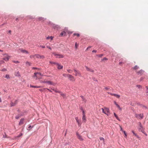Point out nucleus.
Wrapping results in <instances>:
<instances>
[{
	"label": "nucleus",
	"instance_id": "1",
	"mask_svg": "<svg viewBox=\"0 0 148 148\" xmlns=\"http://www.w3.org/2000/svg\"><path fill=\"white\" fill-rule=\"evenodd\" d=\"M136 72L138 75L141 76L144 73L145 71L142 69H141L138 71H136Z\"/></svg>",
	"mask_w": 148,
	"mask_h": 148
},
{
	"label": "nucleus",
	"instance_id": "2",
	"mask_svg": "<svg viewBox=\"0 0 148 148\" xmlns=\"http://www.w3.org/2000/svg\"><path fill=\"white\" fill-rule=\"evenodd\" d=\"M67 76L69 78L70 81H74L75 80V79L74 77L70 74H67Z\"/></svg>",
	"mask_w": 148,
	"mask_h": 148
},
{
	"label": "nucleus",
	"instance_id": "3",
	"mask_svg": "<svg viewBox=\"0 0 148 148\" xmlns=\"http://www.w3.org/2000/svg\"><path fill=\"white\" fill-rule=\"evenodd\" d=\"M35 56L37 58L43 59L45 58V56L43 55H40L38 54H35Z\"/></svg>",
	"mask_w": 148,
	"mask_h": 148
},
{
	"label": "nucleus",
	"instance_id": "4",
	"mask_svg": "<svg viewBox=\"0 0 148 148\" xmlns=\"http://www.w3.org/2000/svg\"><path fill=\"white\" fill-rule=\"evenodd\" d=\"M53 54L55 56H56V58H64V56L62 54H56L55 53H53Z\"/></svg>",
	"mask_w": 148,
	"mask_h": 148
},
{
	"label": "nucleus",
	"instance_id": "5",
	"mask_svg": "<svg viewBox=\"0 0 148 148\" xmlns=\"http://www.w3.org/2000/svg\"><path fill=\"white\" fill-rule=\"evenodd\" d=\"M74 71L76 73L75 74V76L78 75L80 77L81 76V74L80 73V72L78 70H76L75 69H74Z\"/></svg>",
	"mask_w": 148,
	"mask_h": 148
},
{
	"label": "nucleus",
	"instance_id": "6",
	"mask_svg": "<svg viewBox=\"0 0 148 148\" xmlns=\"http://www.w3.org/2000/svg\"><path fill=\"white\" fill-rule=\"evenodd\" d=\"M76 135L78 138L81 141H83L84 140V139L82 137V136L79 134L78 132H76Z\"/></svg>",
	"mask_w": 148,
	"mask_h": 148
},
{
	"label": "nucleus",
	"instance_id": "7",
	"mask_svg": "<svg viewBox=\"0 0 148 148\" xmlns=\"http://www.w3.org/2000/svg\"><path fill=\"white\" fill-rule=\"evenodd\" d=\"M53 27L54 29L57 30L59 29H60V27L59 25L55 24H53Z\"/></svg>",
	"mask_w": 148,
	"mask_h": 148
},
{
	"label": "nucleus",
	"instance_id": "8",
	"mask_svg": "<svg viewBox=\"0 0 148 148\" xmlns=\"http://www.w3.org/2000/svg\"><path fill=\"white\" fill-rule=\"evenodd\" d=\"M25 120L24 118H22L21 119L20 122L19 123L18 125H21L22 124H23L24 123V121Z\"/></svg>",
	"mask_w": 148,
	"mask_h": 148
},
{
	"label": "nucleus",
	"instance_id": "9",
	"mask_svg": "<svg viewBox=\"0 0 148 148\" xmlns=\"http://www.w3.org/2000/svg\"><path fill=\"white\" fill-rule=\"evenodd\" d=\"M138 130L139 131L142 132L143 133H144V132L145 131L144 128L142 126L141 127H139L138 128Z\"/></svg>",
	"mask_w": 148,
	"mask_h": 148
},
{
	"label": "nucleus",
	"instance_id": "10",
	"mask_svg": "<svg viewBox=\"0 0 148 148\" xmlns=\"http://www.w3.org/2000/svg\"><path fill=\"white\" fill-rule=\"evenodd\" d=\"M58 67L57 68L59 69H62L63 66L62 65H60L59 63H58L56 64Z\"/></svg>",
	"mask_w": 148,
	"mask_h": 148
},
{
	"label": "nucleus",
	"instance_id": "11",
	"mask_svg": "<svg viewBox=\"0 0 148 148\" xmlns=\"http://www.w3.org/2000/svg\"><path fill=\"white\" fill-rule=\"evenodd\" d=\"M85 67L87 71L92 73H93L94 72V71L92 69H90L88 68L87 66H86Z\"/></svg>",
	"mask_w": 148,
	"mask_h": 148
},
{
	"label": "nucleus",
	"instance_id": "12",
	"mask_svg": "<svg viewBox=\"0 0 148 148\" xmlns=\"http://www.w3.org/2000/svg\"><path fill=\"white\" fill-rule=\"evenodd\" d=\"M66 32L64 31H63L61 32L60 34V36H64L66 35Z\"/></svg>",
	"mask_w": 148,
	"mask_h": 148
},
{
	"label": "nucleus",
	"instance_id": "13",
	"mask_svg": "<svg viewBox=\"0 0 148 148\" xmlns=\"http://www.w3.org/2000/svg\"><path fill=\"white\" fill-rule=\"evenodd\" d=\"M104 108L106 110L105 112H106V113L107 114H108V115L109 114H110V111H109V109L108 108H107L105 107H104Z\"/></svg>",
	"mask_w": 148,
	"mask_h": 148
},
{
	"label": "nucleus",
	"instance_id": "14",
	"mask_svg": "<svg viewBox=\"0 0 148 148\" xmlns=\"http://www.w3.org/2000/svg\"><path fill=\"white\" fill-rule=\"evenodd\" d=\"M19 50L21 51L22 52L24 53H26L27 54H28L29 53L28 51L25 50H23L22 49H20Z\"/></svg>",
	"mask_w": 148,
	"mask_h": 148
},
{
	"label": "nucleus",
	"instance_id": "15",
	"mask_svg": "<svg viewBox=\"0 0 148 148\" xmlns=\"http://www.w3.org/2000/svg\"><path fill=\"white\" fill-rule=\"evenodd\" d=\"M75 119L76 120L77 122L78 123V125L79 126H80L81 124L80 123V122L79 120L78 117H75Z\"/></svg>",
	"mask_w": 148,
	"mask_h": 148
},
{
	"label": "nucleus",
	"instance_id": "16",
	"mask_svg": "<svg viewBox=\"0 0 148 148\" xmlns=\"http://www.w3.org/2000/svg\"><path fill=\"white\" fill-rule=\"evenodd\" d=\"M44 83H47L49 84H50L51 85H53V82L50 81H44L43 82Z\"/></svg>",
	"mask_w": 148,
	"mask_h": 148
},
{
	"label": "nucleus",
	"instance_id": "17",
	"mask_svg": "<svg viewBox=\"0 0 148 148\" xmlns=\"http://www.w3.org/2000/svg\"><path fill=\"white\" fill-rule=\"evenodd\" d=\"M18 101L16 100L14 103L12 102L11 104V106H13L15 105L17 103Z\"/></svg>",
	"mask_w": 148,
	"mask_h": 148
},
{
	"label": "nucleus",
	"instance_id": "18",
	"mask_svg": "<svg viewBox=\"0 0 148 148\" xmlns=\"http://www.w3.org/2000/svg\"><path fill=\"white\" fill-rule=\"evenodd\" d=\"M114 102L115 104L118 108L119 110H121V108L120 107V106L115 101H114Z\"/></svg>",
	"mask_w": 148,
	"mask_h": 148
},
{
	"label": "nucleus",
	"instance_id": "19",
	"mask_svg": "<svg viewBox=\"0 0 148 148\" xmlns=\"http://www.w3.org/2000/svg\"><path fill=\"white\" fill-rule=\"evenodd\" d=\"M139 67L137 65H136L134 67H133V69L134 70L136 71L137 70L139 69Z\"/></svg>",
	"mask_w": 148,
	"mask_h": 148
},
{
	"label": "nucleus",
	"instance_id": "20",
	"mask_svg": "<svg viewBox=\"0 0 148 148\" xmlns=\"http://www.w3.org/2000/svg\"><path fill=\"white\" fill-rule=\"evenodd\" d=\"M38 20L39 21H44L45 20L44 18L41 17L38 18Z\"/></svg>",
	"mask_w": 148,
	"mask_h": 148
},
{
	"label": "nucleus",
	"instance_id": "21",
	"mask_svg": "<svg viewBox=\"0 0 148 148\" xmlns=\"http://www.w3.org/2000/svg\"><path fill=\"white\" fill-rule=\"evenodd\" d=\"M10 56H7L5 58H3V59L5 61H8V60L9 59Z\"/></svg>",
	"mask_w": 148,
	"mask_h": 148
},
{
	"label": "nucleus",
	"instance_id": "22",
	"mask_svg": "<svg viewBox=\"0 0 148 148\" xmlns=\"http://www.w3.org/2000/svg\"><path fill=\"white\" fill-rule=\"evenodd\" d=\"M114 115L116 119L118 120V121H120V119L118 118L117 115L115 113H114Z\"/></svg>",
	"mask_w": 148,
	"mask_h": 148
},
{
	"label": "nucleus",
	"instance_id": "23",
	"mask_svg": "<svg viewBox=\"0 0 148 148\" xmlns=\"http://www.w3.org/2000/svg\"><path fill=\"white\" fill-rule=\"evenodd\" d=\"M15 75L16 76H20L19 72L18 71L15 73Z\"/></svg>",
	"mask_w": 148,
	"mask_h": 148
},
{
	"label": "nucleus",
	"instance_id": "24",
	"mask_svg": "<svg viewBox=\"0 0 148 148\" xmlns=\"http://www.w3.org/2000/svg\"><path fill=\"white\" fill-rule=\"evenodd\" d=\"M113 96L116 97L118 98H119L120 97V96L119 95H117L116 94H113Z\"/></svg>",
	"mask_w": 148,
	"mask_h": 148
},
{
	"label": "nucleus",
	"instance_id": "25",
	"mask_svg": "<svg viewBox=\"0 0 148 148\" xmlns=\"http://www.w3.org/2000/svg\"><path fill=\"white\" fill-rule=\"evenodd\" d=\"M53 37L52 36H48L47 37L46 39L47 40H49V39H51V40H52L53 39Z\"/></svg>",
	"mask_w": 148,
	"mask_h": 148
},
{
	"label": "nucleus",
	"instance_id": "26",
	"mask_svg": "<svg viewBox=\"0 0 148 148\" xmlns=\"http://www.w3.org/2000/svg\"><path fill=\"white\" fill-rule=\"evenodd\" d=\"M60 95L64 98L66 97V95L65 94L62 93L61 92V93H60Z\"/></svg>",
	"mask_w": 148,
	"mask_h": 148
},
{
	"label": "nucleus",
	"instance_id": "27",
	"mask_svg": "<svg viewBox=\"0 0 148 148\" xmlns=\"http://www.w3.org/2000/svg\"><path fill=\"white\" fill-rule=\"evenodd\" d=\"M34 127V126H31V125H29L28 127V129H27L28 130H30Z\"/></svg>",
	"mask_w": 148,
	"mask_h": 148
},
{
	"label": "nucleus",
	"instance_id": "28",
	"mask_svg": "<svg viewBox=\"0 0 148 148\" xmlns=\"http://www.w3.org/2000/svg\"><path fill=\"white\" fill-rule=\"evenodd\" d=\"M82 119L83 121H85L84 122H86V119L85 115L82 116Z\"/></svg>",
	"mask_w": 148,
	"mask_h": 148
},
{
	"label": "nucleus",
	"instance_id": "29",
	"mask_svg": "<svg viewBox=\"0 0 148 148\" xmlns=\"http://www.w3.org/2000/svg\"><path fill=\"white\" fill-rule=\"evenodd\" d=\"M80 97L82 98V101L86 102V99L83 96H81Z\"/></svg>",
	"mask_w": 148,
	"mask_h": 148
},
{
	"label": "nucleus",
	"instance_id": "30",
	"mask_svg": "<svg viewBox=\"0 0 148 148\" xmlns=\"http://www.w3.org/2000/svg\"><path fill=\"white\" fill-rule=\"evenodd\" d=\"M73 35L74 36H76L77 37H79L80 36V34L79 33H75L73 34Z\"/></svg>",
	"mask_w": 148,
	"mask_h": 148
},
{
	"label": "nucleus",
	"instance_id": "31",
	"mask_svg": "<svg viewBox=\"0 0 148 148\" xmlns=\"http://www.w3.org/2000/svg\"><path fill=\"white\" fill-rule=\"evenodd\" d=\"M21 117V116L20 115V114H18V115H16L15 116V118H16V119H18Z\"/></svg>",
	"mask_w": 148,
	"mask_h": 148
},
{
	"label": "nucleus",
	"instance_id": "32",
	"mask_svg": "<svg viewBox=\"0 0 148 148\" xmlns=\"http://www.w3.org/2000/svg\"><path fill=\"white\" fill-rule=\"evenodd\" d=\"M101 110L102 111V112L104 113L105 114H106L108 116V114H107L104 111V109L103 108H102Z\"/></svg>",
	"mask_w": 148,
	"mask_h": 148
},
{
	"label": "nucleus",
	"instance_id": "33",
	"mask_svg": "<svg viewBox=\"0 0 148 148\" xmlns=\"http://www.w3.org/2000/svg\"><path fill=\"white\" fill-rule=\"evenodd\" d=\"M141 118V119H142L143 118V114H140L138 115Z\"/></svg>",
	"mask_w": 148,
	"mask_h": 148
},
{
	"label": "nucleus",
	"instance_id": "34",
	"mask_svg": "<svg viewBox=\"0 0 148 148\" xmlns=\"http://www.w3.org/2000/svg\"><path fill=\"white\" fill-rule=\"evenodd\" d=\"M103 55V54H100L99 55H97V56L99 57H101Z\"/></svg>",
	"mask_w": 148,
	"mask_h": 148
},
{
	"label": "nucleus",
	"instance_id": "35",
	"mask_svg": "<svg viewBox=\"0 0 148 148\" xmlns=\"http://www.w3.org/2000/svg\"><path fill=\"white\" fill-rule=\"evenodd\" d=\"M108 60V59L106 58V57H104V58H103V59H102L101 60V61H103L104 60Z\"/></svg>",
	"mask_w": 148,
	"mask_h": 148
},
{
	"label": "nucleus",
	"instance_id": "36",
	"mask_svg": "<svg viewBox=\"0 0 148 148\" xmlns=\"http://www.w3.org/2000/svg\"><path fill=\"white\" fill-rule=\"evenodd\" d=\"M49 63L51 64H56V65L57 64V62H51V61H50Z\"/></svg>",
	"mask_w": 148,
	"mask_h": 148
},
{
	"label": "nucleus",
	"instance_id": "37",
	"mask_svg": "<svg viewBox=\"0 0 148 148\" xmlns=\"http://www.w3.org/2000/svg\"><path fill=\"white\" fill-rule=\"evenodd\" d=\"M23 134L22 133H21L18 135L16 137L17 138H19L21 136H22L23 135Z\"/></svg>",
	"mask_w": 148,
	"mask_h": 148
},
{
	"label": "nucleus",
	"instance_id": "38",
	"mask_svg": "<svg viewBox=\"0 0 148 148\" xmlns=\"http://www.w3.org/2000/svg\"><path fill=\"white\" fill-rule=\"evenodd\" d=\"M67 71L70 73H72V72L73 71L71 69H67Z\"/></svg>",
	"mask_w": 148,
	"mask_h": 148
},
{
	"label": "nucleus",
	"instance_id": "39",
	"mask_svg": "<svg viewBox=\"0 0 148 148\" xmlns=\"http://www.w3.org/2000/svg\"><path fill=\"white\" fill-rule=\"evenodd\" d=\"M5 77L7 78V79H9L10 78V77H9V75L8 74H6L5 75Z\"/></svg>",
	"mask_w": 148,
	"mask_h": 148
},
{
	"label": "nucleus",
	"instance_id": "40",
	"mask_svg": "<svg viewBox=\"0 0 148 148\" xmlns=\"http://www.w3.org/2000/svg\"><path fill=\"white\" fill-rule=\"evenodd\" d=\"M123 132L125 135V137H126L127 136V134L126 133V132L124 131H123Z\"/></svg>",
	"mask_w": 148,
	"mask_h": 148
},
{
	"label": "nucleus",
	"instance_id": "41",
	"mask_svg": "<svg viewBox=\"0 0 148 148\" xmlns=\"http://www.w3.org/2000/svg\"><path fill=\"white\" fill-rule=\"evenodd\" d=\"M82 116L85 115V114L84 111L83 109H82Z\"/></svg>",
	"mask_w": 148,
	"mask_h": 148
},
{
	"label": "nucleus",
	"instance_id": "42",
	"mask_svg": "<svg viewBox=\"0 0 148 148\" xmlns=\"http://www.w3.org/2000/svg\"><path fill=\"white\" fill-rule=\"evenodd\" d=\"M92 79L93 80H94V81H96V82H98L97 80L94 77H92Z\"/></svg>",
	"mask_w": 148,
	"mask_h": 148
},
{
	"label": "nucleus",
	"instance_id": "43",
	"mask_svg": "<svg viewBox=\"0 0 148 148\" xmlns=\"http://www.w3.org/2000/svg\"><path fill=\"white\" fill-rule=\"evenodd\" d=\"M54 91L56 92H57V93H61V92L59 91H58V90H57L56 89V90H54Z\"/></svg>",
	"mask_w": 148,
	"mask_h": 148
},
{
	"label": "nucleus",
	"instance_id": "44",
	"mask_svg": "<svg viewBox=\"0 0 148 148\" xmlns=\"http://www.w3.org/2000/svg\"><path fill=\"white\" fill-rule=\"evenodd\" d=\"M99 139L101 140H102L103 141H104V139L103 137H100Z\"/></svg>",
	"mask_w": 148,
	"mask_h": 148
},
{
	"label": "nucleus",
	"instance_id": "45",
	"mask_svg": "<svg viewBox=\"0 0 148 148\" xmlns=\"http://www.w3.org/2000/svg\"><path fill=\"white\" fill-rule=\"evenodd\" d=\"M35 56H35V55H31V56H30V57L31 58H34Z\"/></svg>",
	"mask_w": 148,
	"mask_h": 148
},
{
	"label": "nucleus",
	"instance_id": "46",
	"mask_svg": "<svg viewBox=\"0 0 148 148\" xmlns=\"http://www.w3.org/2000/svg\"><path fill=\"white\" fill-rule=\"evenodd\" d=\"M38 74V72L34 73V77H37V74Z\"/></svg>",
	"mask_w": 148,
	"mask_h": 148
},
{
	"label": "nucleus",
	"instance_id": "47",
	"mask_svg": "<svg viewBox=\"0 0 148 148\" xmlns=\"http://www.w3.org/2000/svg\"><path fill=\"white\" fill-rule=\"evenodd\" d=\"M30 87L32 88H37V86H32L31 85H30Z\"/></svg>",
	"mask_w": 148,
	"mask_h": 148
},
{
	"label": "nucleus",
	"instance_id": "48",
	"mask_svg": "<svg viewBox=\"0 0 148 148\" xmlns=\"http://www.w3.org/2000/svg\"><path fill=\"white\" fill-rule=\"evenodd\" d=\"M138 124H139V127H142V126H143L141 124V123L140 122H139L138 123Z\"/></svg>",
	"mask_w": 148,
	"mask_h": 148
},
{
	"label": "nucleus",
	"instance_id": "49",
	"mask_svg": "<svg viewBox=\"0 0 148 148\" xmlns=\"http://www.w3.org/2000/svg\"><path fill=\"white\" fill-rule=\"evenodd\" d=\"M24 115V114L23 112H21L20 114V115L21 116H22Z\"/></svg>",
	"mask_w": 148,
	"mask_h": 148
},
{
	"label": "nucleus",
	"instance_id": "50",
	"mask_svg": "<svg viewBox=\"0 0 148 148\" xmlns=\"http://www.w3.org/2000/svg\"><path fill=\"white\" fill-rule=\"evenodd\" d=\"M136 86L138 88H140L141 87V86L140 85H138Z\"/></svg>",
	"mask_w": 148,
	"mask_h": 148
},
{
	"label": "nucleus",
	"instance_id": "51",
	"mask_svg": "<svg viewBox=\"0 0 148 148\" xmlns=\"http://www.w3.org/2000/svg\"><path fill=\"white\" fill-rule=\"evenodd\" d=\"M26 64H28L29 66L31 65V63H30V62H26Z\"/></svg>",
	"mask_w": 148,
	"mask_h": 148
},
{
	"label": "nucleus",
	"instance_id": "52",
	"mask_svg": "<svg viewBox=\"0 0 148 148\" xmlns=\"http://www.w3.org/2000/svg\"><path fill=\"white\" fill-rule=\"evenodd\" d=\"M132 133H133V134H134V135L135 136H136V133H135L134 132V131L132 130Z\"/></svg>",
	"mask_w": 148,
	"mask_h": 148
},
{
	"label": "nucleus",
	"instance_id": "53",
	"mask_svg": "<svg viewBox=\"0 0 148 148\" xmlns=\"http://www.w3.org/2000/svg\"><path fill=\"white\" fill-rule=\"evenodd\" d=\"M144 77H141V78H140V81H142V80H143V79H144Z\"/></svg>",
	"mask_w": 148,
	"mask_h": 148
},
{
	"label": "nucleus",
	"instance_id": "54",
	"mask_svg": "<svg viewBox=\"0 0 148 148\" xmlns=\"http://www.w3.org/2000/svg\"><path fill=\"white\" fill-rule=\"evenodd\" d=\"M5 135H4L3 136V137L4 138H7V135H6L5 133Z\"/></svg>",
	"mask_w": 148,
	"mask_h": 148
},
{
	"label": "nucleus",
	"instance_id": "55",
	"mask_svg": "<svg viewBox=\"0 0 148 148\" xmlns=\"http://www.w3.org/2000/svg\"><path fill=\"white\" fill-rule=\"evenodd\" d=\"M67 32L69 34H71L72 33V32H71V31H69Z\"/></svg>",
	"mask_w": 148,
	"mask_h": 148
},
{
	"label": "nucleus",
	"instance_id": "56",
	"mask_svg": "<svg viewBox=\"0 0 148 148\" xmlns=\"http://www.w3.org/2000/svg\"><path fill=\"white\" fill-rule=\"evenodd\" d=\"M7 71V69L5 68H3L2 70V71Z\"/></svg>",
	"mask_w": 148,
	"mask_h": 148
},
{
	"label": "nucleus",
	"instance_id": "57",
	"mask_svg": "<svg viewBox=\"0 0 148 148\" xmlns=\"http://www.w3.org/2000/svg\"><path fill=\"white\" fill-rule=\"evenodd\" d=\"M13 62L15 63H19V62L18 61H13Z\"/></svg>",
	"mask_w": 148,
	"mask_h": 148
},
{
	"label": "nucleus",
	"instance_id": "58",
	"mask_svg": "<svg viewBox=\"0 0 148 148\" xmlns=\"http://www.w3.org/2000/svg\"><path fill=\"white\" fill-rule=\"evenodd\" d=\"M19 18V17L18 18H16L15 19L16 21H19L20 20V19Z\"/></svg>",
	"mask_w": 148,
	"mask_h": 148
},
{
	"label": "nucleus",
	"instance_id": "59",
	"mask_svg": "<svg viewBox=\"0 0 148 148\" xmlns=\"http://www.w3.org/2000/svg\"><path fill=\"white\" fill-rule=\"evenodd\" d=\"M97 52V50H93V51H92V52L96 53Z\"/></svg>",
	"mask_w": 148,
	"mask_h": 148
},
{
	"label": "nucleus",
	"instance_id": "60",
	"mask_svg": "<svg viewBox=\"0 0 148 148\" xmlns=\"http://www.w3.org/2000/svg\"><path fill=\"white\" fill-rule=\"evenodd\" d=\"M47 48H49V49H50L51 50V48L50 47H49V46H47Z\"/></svg>",
	"mask_w": 148,
	"mask_h": 148
},
{
	"label": "nucleus",
	"instance_id": "61",
	"mask_svg": "<svg viewBox=\"0 0 148 148\" xmlns=\"http://www.w3.org/2000/svg\"><path fill=\"white\" fill-rule=\"evenodd\" d=\"M45 89H46V88H43V89H40L39 90L40 91H43Z\"/></svg>",
	"mask_w": 148,
	"mask_h": 148
},
{
	"label": "nucleus",
	"instance_id": "62",
	"mask_svg": "<svg viewBox=\"0 0 148 148\" xmlns=\"http://www.w3.org/2000/svg\"><path fill=\"white\" fill-rule=\"evenodd\" d=\"M67 74H63V76H64V77H66V76H67Z\"/></svg>",
	"mask_w": 148,
	"mask_h": 148
},
{
	"label": "nucleus",
	"instance_id": "63",
	"mask_svg": "<svg viewBox=\"0 0 148 148\" xmlns=\"http://www.w3.org/2000/svg\"><path fill=\"white\" fill-rule=\"evenodd\" d=\"M120 130H121V131H122V132H123V129L121 127V126L120 125Z\"/></svg>",
	"mask_w": 148,
	"mask_h": 148
},
{
	"label": "nucleus",
	"instance_id": "64",
	"mask_svg": "<svg viewBox=\"0 0 148 148\" xmlns=\"http://www.w3.org/2000/svg\"><path fill=\"white\" fill-rule=\"evenodd\" d=\"M137 138L138 139H140V137H139L138 135H136V136Z\"/></svg>",
	"mask_w": 148,
	"mask_h": 148
}]
</instances>
